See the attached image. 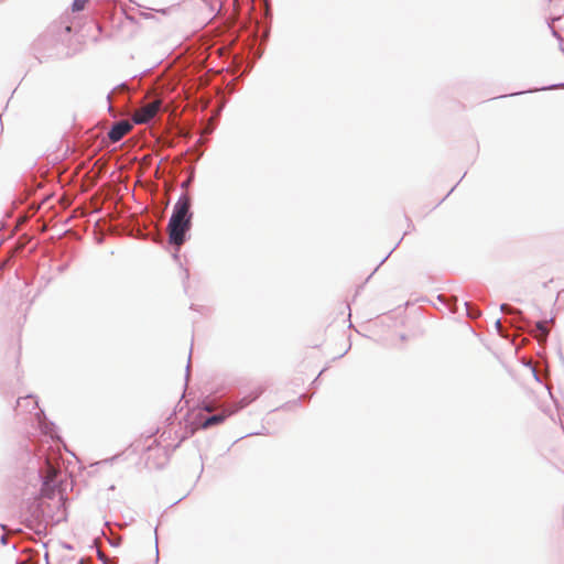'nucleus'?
<instances>
[{"label": "nucleus", "mask_w": 564, "mask_h": 564, "mask_svg": "<svg viewBox=\"0 0 564 564\" xmlns=\"http://www.w3.org/2000/svg\"><path fill=\"white\" fill-rule=\"evenodd\" d=\"M242 404L240 406H236L234 409H230L228 410L227 414H217V415H213V416H209L203 424H202V427L203 429H208L213 425H217V424H220L225 421V419L228 416V415H231L234 414L235 412L238 411V409L240 408H243L245 405L248 404V401H245L242 400L241 401Z\"/></svg>", "instance_id": "nucleus-4"}, {"label": "nucleus", "mask_w": 564, "mask_h": 564, "mask_svg": "<svg viewBox=\"0 0 564 564\" xmlns=\"http://www.w3.org/2000/svg\"><path fill=\"white\" fill-rule=\"evenodd\" d=\"M132 129V124L129 121L122 120L112 126L108 132V138L111 142L120 141L127 133Z\"/></svg>", "instance_id": "nucleus-3"}, {"label": "nucleus", "mask_w": 564, "mask_h": 564, "mask_svg": "<svg viewBox=\"0 0 564 564\" xmlns=\"http://www.w3.org/2000/svg\"><path fill=\"white\" fill-rule=\"evenodd\" d=\"M161 104V100L156 99L142 106L141 108L134 111L132 117L133 121L139 124L149 122L159 112Z\"/></svg>", "instance_id": "nucleus-2"}, {"label": "nucleus", "mask_w": 564, "mask_h": 564, "mask_svg": "<svg viewBox=\"0 0 564 564\" xmlns=\"http://www.w3.org/2000/svg\"><path fill=\"white\" fill-rule=\"evenodd\" d=\"M479 316V312H473V317Z\"/></svg>", "instance_id": "nucleus-10"}, {"label": "nucleus", "mask_w": 564, "mask_h": 564, "mask_svg": "<svg viewBox=\"0 0 564 564\" xmlns=\"http://www.w3.org/2000/svg\"><path fill=\"white\" fill-rule=\"evenodd\" d=\"M132 564H142V557H141V556H137V557L133 560ZM149 564H153V561H150V563H149Z\"/></svg>", "instance_id": "nucleus-8"}, {"label": "nucleus", "mask_w": 564, "mask_h": 564, "mask_svg": "<svg viewBox=\"0 0 564 564\" xmlns=\"http://www.w3.org/2000/svg\"><path fill=\"white\" fill-rule=\"evenodd\" d=\"M89 0H74L73 4H72V10L74 12H78V11H82L85 9L86 4L88 3Z\"/></svg>", "instance_id": "nucleus-6"}, {"label": "nucleus", "mask_w": 564, "mask_h": 564, "mask_svg": "<svg viewBox=\"0 0 564 564\" xmlns=\"http://www.w3.org/2000/svg\"><path fill=\"white\" fill-rule=\"evenodd\" d=\"M533 333H534V337L539 341H544L549 335V328L546 326V322H538Z\"/></svg>", "instance_id": "nucleus-5"}, {"label": "nucleus", "mask_w": 564, "mask_h": 564, "mask_svg": "<svg viewBox=\"0 0 564 564\" xmlns=\"http://www.w3.org/2000/svg\"><path fill=\"white\" fill-rule=\"evenodd\" d=\"M496 325H497V327H500L501 326L500 321H497Z\"/></svg>", "instance_id": "nucleus-12"}, {"label": "nucleus", "mask_w": 564, "mask_h": 564, "mask_svg": "<svg viewBox=\"0 0 564 564\" xmlns=\"http://www.w3.org/2000/svg\"><path fill=\"white\" fill-rule=\"evenodd\" d=\"M56 474H57V470L56 468L51 465L50 463H47V471H46V482L53 480L55 477H56Z\"/></svg>", "instance_id": "nucleus-7"}, {"label": "nucleus", "mask_w": 564, "mask_h": 564, "mask_svg": "<svg viewBox=\"0 0 564 564\" xmlns=\"http://www.w3.org/2000/svg\"><path fill=\"white\" fill-rule=\"evenodd\" d=\"M479 316V312H473V317Z\"/></svg>", "instance_id": "nucleus-9"}, {"label": "nucleus", "mask_w": 564, "mask_h": 564, "mask_svg": "<svg viewBox=\"0 0 564 564\" xmlns=\"http://www.w3.org/2000/svg\"><path fill=\"white\" fill-rule=\"evenodd\" d=\"M501 308H502V311H506V310H507V305H506V304H503V305L501 306Z\"/></svg>", "instance_id": "nucleus-11"}, {"label": "nucleus", "mask_w": 564, "mask_h": 564, "mask_svg": "<svg viewBox=\"0 0 564 564\" xmlns=\"http://www.w3.org/2000/svg\"><path fill=\"white\" fill-rule=\"evenodd\" d=\"M189 208L191 197L188 194H183L176 202L167 225L170 242L177 247L184 243L185 234L191 228L192 214Z\"/></svg>", "instance_id": "nucleus-1"}]
</instances>
